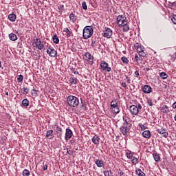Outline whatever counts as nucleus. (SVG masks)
I'll list each match as a JSON object with an SVG mask.
<instances>
[{
  "label": "nucleus",
  "instance_id": "obj_1",
  "mask_svg": "<svg viewBox=\"0 0 176 176\" xmlns=\"http://www.w3.org/2000/svg\"><path fill=\"white\" fill-rule=\"evenodd\" d=\"M118 25L120 27H124L123 28L124 32H128L129 30V26L128 25V22L126 18L123 15H119L117 18Z\"/></svg>",
  "mask_w": 176,
  "mask_h": 176
},
{
  "label": "nucleus",
  "instance_id": "obj_2",
  "mask_svg": "<svg viewBox=\"0 0 176 176\" xmlns=\"http://www.w3.org/2000/svg\"><path fill=\"white\" fill-rule=\"evenodd\" d=\"M67 102L71 107H76L80 104L78 98L74 96H67Z\"/></svg>",
  "mask_w": 176,
  "mask_h": 176
},
{
  "label": "nucleus",
  "instance_id": "obj_3",
  "mask_svg": "<svg viewBox=\"0 0 176 176\" xmlns=\"http://www.w3.org/2000/svg\"><path fill=\"white\" fill-rule=\"evenodd\" d=\"M94 31L93 30V28L91 26H86L83 28L82 30V38L83 39H89L93 35V33Z\"/></svg>",
  "mask_w": 176,
  "mask_h": 176
},
{
  "label": "nucleus",
  "instance_id": "obj_4",
  "mask_svg": "<svg viewBox=\"0 0 176 176\" xmlns=\"http://www.w3.org/2000/svg\"><path fill=\"white\" fill-rule=\"evenodd\" d=\"M110 107H111L112 113L115 114H118L120 112V109L118 105V102L116 99H114L111 103Z\"/></svg>",
  "mask_w": 176,
  "mask_h": 176
},
{
  "label": "nucleus",
  "instance_id": "obj_5",
  "mask_svg": "<svg viewBox=\"0 0 176 176\" xmlns=\"http://www.w3.org/2000/svg\"><path fill=\"white\" fill-rule=\"evenodd\" d=\"M132 124H124L120 126V133L123 134V135H126L127 133L131 129Z\"/></svg>",
  "mask_w": 176,
  "mask_h": 176
},
{
  "label": "nucleus",
  "instance_id": "obj_6",
  "mask_svg": "<svg viewBox=\"0 0 176 176\" xmlns=\"http://www.w3.org/2000/svg\"><path fill=\"white\" fill-rule=\"evenodd\" d=\"M32 45L34 47H36L39 50H42L43 49H44V45L42 43V41L38 38L34 39Z\"/></svg>",
  "mask_w": 176,
  "mask_h": 176
},
{
  "label": "nucleus",
  "instance_id": "obj_7",
  "mask_svg": "<svg viewBox=\"0 0 176 176\" xmlns=\"http://www.w3.org/2000/svg\"><path fill=\"white\" fill-rule=\"evenodd\" d=\"M46 53L49 54L51 58H55L57 56V51L54 49L53 47L50 46L46 50Z\"/></svg>",
  "mask_w": 176,
  "mask_h": 176
},
{
  "label": "nucleus",
  "instance_id": "obj_8",
  "mask_svg": "<svg viewBox=\"0 0 176 176\" xmlns=\"http://www.w3.org/2000/svg\"><path fill=\"white\" fill-rule=\"evenodd\" d=\"M100 68L102 69L103 71H106L107 72H111V68L108 67V63L107 62H105L104 60H102L100 62Z\"/></svg>",
  "mask_w": 176,
  "mask_h": 176
},
{
  "label": "nucleus",
  "instance_id": "obj_9",
  "mask_svg": "<svg viewBox=\"0 0 176 176\" xmlns=\"http://www.w3.org/2000/svg\"><path fill=\"white\" fill-rule=\"evenodd\" d=\"M112 35H113V32L111 29L109 28H105L103 36L107 38H110Z\"/></svg>",
  "mask_w": 176,
  "mask_h": 176
},
{
  "label": "nucleus",
  "instance_id": "obj_10",
  "mask_svg": "<svg viewBox=\"0 0 176 176\" xmlns=\"http://www.w3.org/2000/svg\"><path fill=\"white\" fill-rule=\"evenodd\" d=\"M85 56L87 58V61L89 63V64H93L95 63V60H94V56H93L92 55H91V54L89 52H86Z\"/></svg>",
  "mask_w": 176,
  "mask_h": 176
},
{
  "label": "nucleus",
  "instance_id": "obj_11",
  "mask_svg": "<svg viewBox=\"0 0 176 176\" xmlns=\"http://www.w3.org/2000/svg\"><path fill=\"white\" fill-rule=\"evenodd\" d=\"M129 111L131 115L137 116L139 113H140V110L138 109V106H135V105L130 106Z\"/></svg>",
  "mask_w": 176,
  "mask_h": 176
},
{
  "label": "nucleus",
  "instance_id": "obj_12",
  "mask_svg": "<svg viewBox=\"0 0 176 176\" xmlns=\"http://www.w3.org/2000/svg\"><path fill=\"white\" fill-rule=\"evenodd\" d=\"M73 136V131L72 130L69 129H66V132H65V140L66 141H68L70 140V138H72Z\"/></svg>",
  "mask_w": 176,
  "mask_h": 176
},
{
  "label": "nucleus",
  "instance_id": "obj_13",
  "mask_svg": "<svg viewBox=\"0 0 176 176\" xmlns=\"http://www.w3.org/2000/svg\"><path fill=\"white\" fill-rule=\"evenodd\" d=\"M142 90L143 93L148 94L153 91V88H151L149 85H144L143 87H142Z\"/></svg>",
  "mask_w": 176,
  "mask_h": 176
},
{
  "label": "nucleus",
  "instance_id": "obj_14",
  "mask_svg": "<svg viewBox=\"0 0 176 176\" xmlns=\"http://www.w3.org/2000/svg\"><path fill=\"white\" fill-rule=\"evenodd\" d=\"M157 133L161 134L162 137L167 138L168 137V133L166 132V129L162 128L160 129H157Z\"/></svg>",
  "mask_w": 176,
  "mask_h": 176
},
{
  "label": "nucleus",
  "instance_id": "obj_15",
  "mask_svg": "<svg viewBox=\"0 0 176 176\" xmlns=\"http://www.w3.org/2000/svg\"><path fill=\"white\" fill-rule=\"evenodd\" d=\"M55 135L57 138H61L63 135V129L58 126H56Z\"/></svg>",
  "mask_w": 176,
  "mask_h": 176
},
{
  "label": "nucleus",
  "instance_id": "obj_16",
  "mask_svg": "<svg viewBox=\"0 0 176 176\" xmlns=\"http://www.w3.org/2000/svg\"><path fill=\"white\" fill-rule=\"evenodd\" d=\"M100 138H98V136L97 135H95L93 138H92V142L95 144V145H98L100 144Z\"/></svg>",
  "mask_w": 176,
  "mask_h": 176
},
{
  "label": "nucleus",
  "instance_id": "obj_17",
  "mask_svg": "<svg viewBox=\"0 0 176 176\" xmlns=\"http://www.w3.org/2000/svg\"><path fill=\"white\" fill-rule=\"evenodd\" d=\"M8 19L10 21L14 22L16 21V16L15 14L12 13L8 15Z\"/></svg>",
  "mask_w": 176,
  "mask_h": 176
},
{
  "label": "nucleus",
  "instance_id": "obj_18",
  "mask_svg": "<svg viewBox=\"0 0 176 176\" xmlns=\"http://www.w3.org/2000/svg\"><path fill=\"white\" fill-rule=\"evenodd\" d=\"M95 164H96L98 168H102L104 166L103 162L100 160H95Z\"/></svg>",
  "mask_w": 176,
  "mask_h": 176
},
{
  "label": "nucleus",
  "instance_id": "obj_19",
  "mask_svg": "<svg viewBox=\"0 0 176 176\" xmlns=\"http://www.w3.org/2000/svg\"><path fill=\"white\" fill-rule=\"evenodd\" d=\"M142 137L145 138H150L151 137V132L150 131H144L142 132Z\"/></svg>",
  "mask_w": 176,
  "mask_h": 176
},
{
  "label": "nucleus",
  "instance_id": "obj_20",
  "mask_svg": "<svg viewBox=\"0 0 176 176\" xmlns=\"http://www.w3.org/2000/svg\"><path fill=\"white\" fill-rule=\"evenodd\" d=\"M9 39L12 41H15L17 40V36L14 33H10L9 34Z\"/></svg>",
  "mask_w": 176,
  "mask_h": 176
},
{
  "label": "nucleus",
  "instance_id": "obj_21",
  "mask_svg": "<svg viewBox=\"0 0 176 176\" xmlns=\"http://www.w3.org/2000/svg\"><path fill=\"white\" fill-rule=\"evenodd\" d=\"M52 42H54V44L59 43V38L57 34H54V36H52Z\"/></svg>",
  "mask_w": 176,
  "mask_h": 176
},
{
  "label": "nucleus",
  "instance_id": "obj_22",
  "mask_svg": "<svg viewBox=\"0 0 176 176\" xmlns=\"http://www.w3.org/2000/svg\"><path fill=\"white\" fill-rule=\"evenodd\" d=\"M153 159L155 160V162H159L160 160V154L157 153L153 154Z\"/></svg>",
  "mask_w": 176,
  "mask_h": 176
},
{
  "label": "nucleus",
  "instance_id": "obj_23",
  "mask_svg": "<svg viewBox=\"0 0 176 176\" xmlns=\"http://www.w3.org/2000/svg\"><path fill=\"white\" fill-rule=\"evenodd\" d=\"M163 113H168L170 112L169 107L168 106H163L162 108Z\"/></svg>",
  "mask_w": 176,
  "mask_h": 176
},
{
  "label": "nucleus",
  "instance_id": "obj_24",
  "mask_svg": "<svg viewBox=\"0 0 176 176\" xmlns=\"http://www.w3.org/2000/svg\"><path fill=\"white\" fill-rule=\"evenodd\" d=\"M135 174L138 175V176H146L145 173L141 170L140 168H138L135 170Z\"/></svg>",
  "mask_w": 176,
  "mask_h": 176
},
{
  "label": "nucleus",
  "instance_id": "obj_25",
  "mask_svg": "<svg viewBox=\"0 0 176 176\" xmlns=\"http://www.w3.org/2000/svg\"><path fill=\"white\" fill-rule=\"evenodd\" d=\"M98 46V42L96 41V37L91 39V47H97Z\"/></svg>",
  "mask_w": 176,
  "mask_h": 176
},
{
  "label": "nucleus",
  "instance_id": "obj_26",
  "mask_svg": "<svg viewBox=\"0 0 176 176\" xmlns=\"http://www.w3.org/2000/svg\"><path fill=\"white\" fill-rule=\"evenodd\" d=\"M70 84H74V85H76L78 84V78H70L69 80Z\"/></svg>",
  "mask_w": 176,
  "mask_h": 176
},
{
  "label": "nucleus",
  "instance_id": "obj_27",
  "mask_svg": "<svg viewBox=\"0 0 176 176\" xmlns=\"http://www.w3.org/2000/svg\"><path fill=\"white\" fill-rule=\"evenodd\" d=\"M22 104L24 107H28L30 105V101L28 99H23L22 101Z\"/></svg>",
  "mask_w": 176,
  "mask_h": 176
},
{
  "label": "nucleus",
  "instance_id": "obj_28",
  "mask_svg": "<svg viewBox=\"0 0 176 176\" xmlns=\"http://www.w3.org/2000/svg\"><path fill=\"white\" fill-rule=\"evenodd\" d=\"M64 32L67 33V37L69 38L72 34V32H70L69 28H66L63 30Z\"/></svg>",
  "mask_w": 176,
  "mask_h": 176
},
{
  "label": "nucleus",
  "instance_id": "obj_29",
  "mask_svg": "<svg viewBox=\"0 0 176 176\" xmlns=\"http://www.w3.org/2000/svg\"><path fill=\"white\" fill-rule=\"evenodd\" d=\"M69 19L70 20L74 23L75 21H76V16H75V14L74 13H71L69 15Z\"/></svg>",
  "mask_w": 176,
  "mask_h": 176
},
{
  "label": "nucleus",
  "instance_id": "obj_30",
  "mask_svg": "<svg viewBox=\"0 0 176 176\" xmlns=\"http://www.w3.org/2000/svg\"><path fill=\"white\" fill-rule=\"evenodd\" d=\"M131 162L132 164H134V165L138 164V159L135 157H132L131 159Z\"/></svg>",
  "mask_w": 176,
  "mask_h": 176
},
{
  "label": "nucleus",
  "instance_id": "obj_31",
  "mask_svg": "<svg viewBox=\"0 0 176 176\" xmlns=\"http://www.w3.org/2000/svg\"><path fill=\"white\" fill-rule=\"evenodd\" d=\"M126 156L128 159L131 160L132 158L135 157L133 156L131 151H128L126 153Z\"/></svg>",
  "mask_w": 176,
  "mask_h": 176
},
{
  "label": "nucleus",
  "instance_id": "obj_32",
  "mask_svg": "<svg viewBox=\"0 0 176 176\" xmlns=\"http://www.w3.org/2000/svg\"><path fill=\"white\" fill-rule=\"evenodd\" d=\"M22 175L23 176H30V171L29 170L25 169L24 170H23Z\"/></svg>",
  "mask_w": 176,
  "mask_h": 176
},
{
  "label": "nucleus",
  "instance_id": "obj_33",
  "mask_svg": "<svg viewBox=\"0 0 176 176\" xmlns=\"http://www.w3.org/2000/svg\"><path fill=\"white\" fill-rule=\"evenodd\" d=\"M160 76L162 79L165 80L168 77V75H167L165 72H162L160 73Z\"/></svg>",
  "mask_w": 176,
  "mask_h": 176
},
{
  "label": "nucleus",
  "instance_id": "obj_34",
  "mask_svg": "<svg viewBox=\"0 0 176 176\" xmlns=\"http://www.w3.org/2000/svg\"><path fill=\"white\" fill-rule=\"evenodd\" d=\"M52 133H53V130L52 129H50V130L47 131L46 138H49L50 136H52Z\"/></svg>",
  "mask_w": 176,
  "mask_h": 176
},
{
  "label": "nucleus",
  "instance_id": "obj_35",
  "mask_svg": "<svg viewBox=\"0 0 176 176\" xmlns=\"http://www.w3.org/2000/svg\"><path fill=\"white\" fill-rule=\"evenodd\" d=\"M138 54H139L140 57H142V58H145L146 56V54L144 52V51L138 52Z\"/></svg>",
  "mask_w": 176,
  "mask_h": 176
},
{
  "label": "nucleus",
  "instance_id": "obj_36",
  "mask_svg": "<svg viewBox=\"0 0 176 176\" xmlns=\"http://www.w3.org/2000/svg\"><path fill=\"white\" fill-rule=\"evenodd\" d=\"M121 60H122L123 63L127 64L129 63V59L126 57L123 56L121 58Z\"/></svg>",
  "mask_w": 176,
  "mask_h": 176
},
{
  "label": "nucleus",
  "instance_id": "obj_37",
  "mask_svg": "<svg viewBox=\"0 0 176 176\" xmlns=\"http://www.w3.org/2000/svg\"><path fill=\"white\" fill-rule=\"evenodd\" d=\"M111 174H112L111 170H104V176H111Z\"/></svg>",
  "mask_w": 176,
  "mask_h": 176
},
{
  "label": "nucleus",
  "instance_id": "obj_38",
  "mask_svg": "<svg viewBox=\"0 0 176 176\" xmlns=\"http://www.w3.org/2000/svg\"><path fill=\"white\" fill-rule=\"evenodd\" d=\"M23 75L20 74V75H19V76H18V78H17V81H18L19 82H21L23 81Z\"/></svg>",
  "mask_w": 176,
  "mask_h": 176
},
{
  "label": "nucleus",
  "instance_id": "obj_39",
  "mask_svg": "<svg viewBox=\"0 0 176 176\" xmlns=\"http://www.w3.org/2000/svg\"><path fill=\"white\" fill-rule=\"evenodd\" d=\"M82 8L84 10H87V4H86V2L85 1H83L82 3Z\"/></svg>",
  "mask_w": 176,
  "mask_h": 176
},
{
  "label": "nucleus",
  "instance_id": "obj_40",
  "mask_svg": "<svg viewBox=\"0 0 176 176\" xmlns=\"http://www.w3.org/2000/svg\"><path fill=\"white\" fill-rule=\"evenodd\" d=\"M171 21L174 25H176V14H173Z\"/></svg>",
  "mask_w": 176,
  "mask_h": 176
},
{
  "label": "nucleus",
  "instance_id": "obj_41",
  "mask_svg": "<svg viewBox=\"0 0 176 176\" xmlns=\"http://www.w3.org/2000/svg\"><path fill=\"white\" fill-rule=\"evenodd\" d=\"M135 59L138 63H140L142 60L139 58L138 55H135Z\"/></svg>",
  "mask_w": 176,
  "mask_h": 176
},
{
  "label": "nucleus",
  "instance_id": "obj_42",
  "mask_svg": "<svg viewBox=\"0 0 176 176\" xmlns=\"http://www.w3.org/2000/svg\"><path fill=\"white\" fill-rule=\"evenodd\" d=\"M139 126L141 128V131H144L146 129L145 124H140Z\"/></svg>",
  "mask_w": 176,
  "mask_h": 176
},
{
  "label": "nucleus",
  "instance_id": "obj_43",
  "mask_svg": "<svg viewBox=\"0 0 176 176\" xmlns=\"http://www.w3.org/2000/svg\"><path fill=\"white\" fill-rule=\"evenodd\" d=\"M147 104H148V105H149L150 107H153V100H151V99H148V100H147Z\"/></svg>",
  "mask_w": 176,
  "mask_h": 176
},
{
  "label": "nucleus",
  "instance_id": "obj_44",
  "mask_svg": "<svg viewBox=\"0 0 176 176\" xmlns=\"http://www.w3.org/2000/svg\"><path fill=\"white\" fill-rule=\"evenodd\" d=\"M67 153L69 155H73L74 151L72 150H69V148H67Z\"/></svg>",
  "mask_w": 176,
  "mask_h": 176
},
{
  "label": "nucleus",
  "instance_id": "obj_45",
  "mask_svg": "<svg viewBox=\"0 0 176 176\" xmlns=\"http://www.w3.org/2000/svg\"><path fill=\"white\" fill-rule=\"evenodd\" d=\"M135 49L137 50L138 49L141 48V45L139 43H135L134 45Z\"/></svg>",
  "mask_w": 176,
  "mask_h": 176
},
{
  "label": "nucleus",
  "instance_id": "obj_46",
  "mask_svg": "<svg viewBox=\"0 0 176 176\" xmlns=\"http://www.w3.org/2000/svg\"><path fill=\"white\" fill-rule=\"evenodd\" d=\"M135 77L139 78V80H140V74H139V72L138 70H136L135 72Z\"/></svg>",
  "mask_w": 176,
  "mask_h": 176
},
{
  "label": "nucleus",
  "instance_id": "obj_47",
  "mask_svg": "<svg viewBox=\"0 0 176 176\" xmlns=\"http://www.w3.org/2000/svg\"><path fill=\"white\" fill-rule=\"evenodd\" d=\"M23 90L25 93H26L27 94L30 92V89L26 87H23Z\"/></svg>",
  "mask_w": 176,
  "mask_h": 176
},
{
  "label": "nucleus",
  "instance_id": "obj_48",
  "mask_svg": "<svg viewBox=\"0 0 176 176\" xmlns=\"http://www.w3.org/2000/svg\"><path fill=\"white\" fill-rule=\"evenodd\" d=\"M71 71L74 74H79V72L76 71L75 69H74V68L71 69Z\"/></svg>",
  "mask_w": 176,
  "mask_h": 176
},
{
  "label": "nucleus",
  "instance_id": "obj_49",
  "mask_svg": "<svg viewBox=\"0 0 176 176\" xmlns=\"http://www.w3.org/2000/svg\"><path fill=\"white\" fill-rule=\"evenodd\" d=\"M136 107L137 109H138V110L141 112V109H142V106L140 104H138Z\"/></svg>",
  "mask_w": 176,
  "mask_h": 176
},
{
  "label": "nucleus",
  "instance_id": "obj_50",
  "mask_svg": "<svg viewBox=\"0 0 176 176\" xmlns=\"http://www.w3.org/2000/svg\"><path fill=\"white\" fill-rule=\"evenodd\" d=\"M121 86H122L124 88H126L127 87V84H126V82H122V83H121Z\"/></svg>",
  "mask_w": 176,
  "mask_h": 176
},
{
  "label": "nucleus",
  "instance_id": "obj_51",
  "mask_svg": "<svg viewBox=\"0 0 176 176\" xmlns=\"http://www.w3.org/2000/svg\"><path fill=\"white\" fill-rule=\"evenodd\" d=\"M126 82H128L129 84H130L131 82V80L130 79L129 77L126 76Z\"/></svg>",
  "mask_w": 176,
  "mask_h": 176
},
{
  "label": "nucleus",
  "instance_id": "obj_52",
  "mask_svg": "<svg viewBox=\"0 0 176 176\" xmlns=\"http://www.w3.org/2000/svg\"><path fill=\"white\" fill-rule=\"evenodd\" d=\"M136 51H137L138 53H139V52H143L144 50H143L142 47H141L140 48H138L136 50Z\"/></svg>",
  "mask_w": 176,
  "mask_h": 176
},
{
  "label": "nucleus",
  "instance_id": "obj_53",
  "mask_svg": "<svg viewBox=\"0 0 176 176\" xmlns=\"http://www.w3.org/2000/svg\"><path fill=\"white\" fill-rule=\"evenodd\" d=\"M32 91V95L37 94V91L34 88H33V89Z\"/></svg>",
  "mask_w": 176,
  "mask_h": 176
},
{
  "label": "nucleus",
  "instance_id": "obj_54",
  "mask_svg": "<svg viewBox=\"0 0 176 176\" xmlns=\"http://www.w3.org/2000/svg\"><path fill=\"white\" fill-rule=\"evenodd\" d=\"M70 143H71L72 144H74L76 143V140H74V139H72V140H70Z\"/></svg>",
  "mask_w": 176,
  "mask_h": 176
},
{
  "label": "nucleus",
  "instance_id": "obj_55",
  "mask_svg": "<svg viewBox=\"0 0 176 176\" xmlns=\"http://www.w3.org/2000/svg\"><path fill=\"white\" fill-rule=\"evenodd\" d=\"M173 108L174 109H176V102H175L173 104Z\"/></svg>",
  "mask_w": 176,
  "mask_h": 176
},
{
  "label": "nucleus",
  "instance_id": "obj_56",
  "mask_svg": "<svg viewBox=\"0 0 176 176\" xmlns=\"http://www.w3.org/2000/svg\"><path fill=\"white\" fill-rule=\"evenodd\" d=\"M171 58H173V60H175L176 58V55H172Z\"/></svg>",
  "mask_w": 176,
  "mask_h": 176
},
{
  "label": "nucleus",
  "instance_id": "obj_57",
  "mask_svg": "<svg viewBox=\"0 0 176 176\" xmlns=\"http://www.w3.org/2000/svg\"><path fill=\"white\" fill-rule=\"evenodd\" d=\"M119 174H120V176H123L124 172L123 171H120Z\"/></svg>",
  "mask_w": 176,
  "mask_h": 176
},
{
  "label": "nucleus",
  "instance_id": "obj_58",
  "mask_svg": "<svg viewBox=\"0 0 176 176\" xmlns=\"http://www.w3.org/2000/svg\"><path fill=\"white\" fill-rule=\"evenodd\" d=\"M43 170H47V166H43Z\"/></svg>",
  "mask_w": 176,
  "mask_h": 176
},
{
  "label": "nucleus",
  "instance_id": "obj_59",
  "mask_svg": "<svg viewBox=\"0 0 176 176\" xmlns=\"http://www.w3.org/2000/svg\"><path fill=\"white\" fill-rule=\"evenodd\" d=\"M81 108H82V109H86V106H85V104H82V105L81 106Z\"/></svg>",
  "mask_w": 176,
  "mask_h": 176
},
{
  "label": "nucleus",
  "instance_id": "obj_60",
  "mask_svg": "<svg viewBox=\"0 0 176 176\" xmlns=\"http://www.w3.org/2000/svg\"><path fill=\"white\" fill-rule=\"evenodd\" d=\"M131 124V123H130L129 121H127V120H125V124Z\"/></svg>",
  "mask_w": 176,
  "mask_h": 176
},
{
  "label": "nucleus",
  "instance_id": "obj_61",
  "mask_svg": "<svg viewBox=\"0 0 176 176\" xmlns=\"http://www.w3.org/2000/svg\"><path fill=\"white\" fill-rule=\"evenodd\" d=\"M6 96H9V92H6Z\"/></svg>",
  "mask_w": 176,
  "mask_h": 176
},
{
  "label": "nucleus",
  "instance_id": "obj_62",
  "mask_svg": "<svg viewBox=\"0 0 176 176\" xmlns=\"http://www.w3.org/2000/svg\"><path fill=\"white\" fill-rule=\"evenodd\" d=\"M175 121H176V114L174 116Z\"/></svg>",
  "mask_w": 176,
  "mask_h": 176
},
{
  "label": "nucleus",
  "instance_id": "obj_63",
  "mask_svg": "<svg viewBox=\"0 0 176 176\" xmlns=\"http://www.w3.org/2000/svg\"><path fill=\"white\" fill-rule=\"evenodd\" d=\"M1 61H0V68H1Z\"/></svg>",
  "mask_w": 176,
  "mask_h": 176
},
{
  "label": "nucleus",
  "instance_id": "obj_64",
  "mask_svg": "<svg viewBox=\"0 0 176 176\" xmlns=\"http://www.w3.org/2000/svg\"><path fill=\"white\" fill-rule=\"evenodd\" d=\"M175 137H176V133H175Z\"/></svg>",
  "mask_w": 176,
  "mask_h": 176
}]
</instances>
